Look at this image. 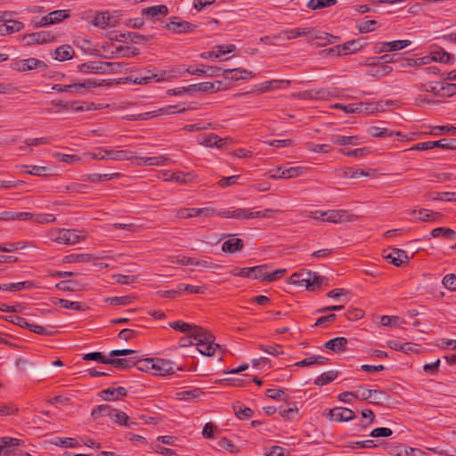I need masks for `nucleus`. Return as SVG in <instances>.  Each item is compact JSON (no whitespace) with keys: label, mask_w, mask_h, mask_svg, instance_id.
Wrapping results in <instances>:
<instances>
[{"label":"nucleus","mask_w":456,"mask_h":456,"mask_svg":"<svg viewBox=\"0 0 456 456\" xmlns=\"http://www.w3.org/2000/svg\"><path fill=\"white\" fill-rule=\"evenodd\" d=\"M49 237L51 240L65 245H74L80 240H86V235H79L75 229L53 230Z\"/></svg>","instance_id":"obj_1"},{"label":"nucleus","mask_w":456,"mask_h":456,"mask_svg":"<svg viewBox=\"0 0 456 456\" xmlns=\"http://www.w3.org/2000/svg\"><path fill=\"white\" fill-rule=\"evenodd\" d=\"M304 273L303 271L300 273H295L290 276L291 283L298 284V285H305L308 290H315L316 289L320 288L325 278L323 276H321L319 274H316L315 273L312 272H305L306 279H296L299 276H303Z\"/></svg>","instance_id":"obj_2"},{"label":"nucleus","mask_w":456,"mask_h":456,"mask_svg":"<svg viewBox=\"0 0 456 456\" xmlns=\"http://www.w3.org/2000/svg\"><path fill=\"white\" fill-rule=\"evenodd\" d=\"M121 64L118 62H106L100 61H94L82 63L77 66L79 71L83 73H97V74H104L109 73L114 70L112 68L114 66H120Z\"/></svg>","instance_id":"obj_3"},{"label":"nucleus","mask_w":456,"mask_h":456,"mask_svg":"<svg viewBox=\"0 0 456 456\" xmlns=\"http://www.w3.org/2000/svg\"><path fill=\"white\" fill-rule=\"evenodd\" d=\"M167 72L162 71L159 75L152 73L151 70L143 69L137 74H131L127 80L136 85H146L155 79L157 82L163 81L167 78Z\"/></svg>","instance_id":"obj_4"},{"label":"nucleus","mask_w":456,"mask_h":456,"mask_svg":"<svg viewBox=\"0 0 456 456\" xmlns=\"http://www.w3.org/2000/svg\"><path fill=\"white\" fill-rule=\"evenodd\" d=\"M118 23V18L115 15L110 14L109 11L98 12L95 13V17L92 21V24L99 28L104 29L106 28L116 27Z\"/></svg>","instance_id":"obj_5"},{"label":"nucleus","mask_w":456,"mask_h":456,"mask_svg":"<svg viewBox=\"0 0 456 456\" xmlns=\"http://www.w3.org/2000/svg\"><path fill=\"white\" fill-rule=\"evenodd\" d=\"M54 35L50 31H39L26 34L22 37V41L26 45H32L35 44H45L54 40Z\"/></svg>","instance_id":"obj_6"},{"label":"nucleus","mask_w":456,"mask_h":456,"mask_svg":"<svg viewBox=\"0 0 456 456\" xmlns=\"http://www.w3.org/2000/svg\"><path fill=\"white\" fill-rule=\"evenodd\" d=\"M154 367L155 369L153 374L159 376L174 374L175 370H183L182 367L176 366L175 362L161 358H155Z\"/></svg>","instance_id":"obj_7"},{"label":"nucleus","mask_w":456,"mask_h":456,"mask_svg":"<svg viewBox=\"0 0 456 456\" xmlns=\"http://www.w3.org/2000/svg\"><path fill=\"white\" fill-rule=\"evenodd\" d=\"M165 28L173 33H190L196 28V25L185 20H180L178 17H172L171 20L165 25Z\"/></svg>","instance_id":"obj_8"},{"label":"nucleus","mask_w":456,"mask_h":456,"mask_svg":"<svg viewBox=\"0 0 456 456\" xmlns=\"http://www.w3.org/2000/svg\"><path fill=\"white\" fill-rule=\"evenodd\" d=\"M327 417L331 421L343 422L354 419L355 413L348 408L335 407L329 411Z\"/></svg>","instance_id":"obj_9"},{"label":"nucleus","mask_w":456,"mask_h":456,"mask_svg":"<svg viewBox=\"0 0 456 456\" xmlns=\"http://www.w3.org/2000/svg\"><path fill=\"white\" fill-rule=\"evenodd\" d=\"M355 40H350L345 44L335 45L329 50V53L331 55L340 56L346 55L354 52L358 51L361 45Z\"/></svg>","instance_id":"obj_10"},{"label":"nucleus","mask_w":456,"mask_h":456,"mask_svg":"<svg viewBox=\"0 0 456 456\" xmlns=\"http://www.w3.org/2000/svg\"><path fill=\"white\" fill-rule=\"evenodd\" d=\"M411 45L410 40H395L391 42H383L380 46L376 45L375 52L381 53L383 52H394L403 49Z\"/></svg>","instance_id":"obj_11"},{"label":"nucleus","mask_w":456,"mask_h":456,"mask_svg":"<svg viewBox=\"0 0 456 456\" xmlns=\"http://www.w3.org/2000/svg\"><path fill=\"white\" fill-rule=\"evenodd\" d=\"M322 216H324V222L329 223H341L345 221H353V218L349 217V214L346 210H327L324 211Z\"/></svg>","instance_id":"obj_12"},{"label":"nucleus","mask_w":456,"mask_h":456,"mask_svg":"<svg viewBox=\"0 0 456 456\" xmlns=\"http://www.w3.org/2000/svg\"><path fill=\"white\" fill-rule=\"evenodd\" d=\"M410 215L412 216L415 220L421 222H435L442 217L441 213L430 211L425 208L411 210Z\"/></svg>","instance_id":"obj_13"},{"label":"nucleus","mask_w":456,"mask_h":456,"mask_svg":"<svg viewBox=\"0 0 456 456\" xmlns=\"http://www.w3.org/2000/svg\"><path fill=\"white\" fill-rule=\"evenodd\" d=\"M127 395V391L123 387H109L101 391V397L105 401H114Z\"/></svg>","instance_id":"obj_14"},{"label":"nucleus","mask_w":456,"mask_h":456,"mask_svg":"<svg viewBox=\"0 0 456 456\" xmlns=\"http://www.w3.org/2000/svg\"><path fill=\"white\" fill-rule=\"evenodd\" d=\"M348 341L344 337H337L330 339L324 344L326 349L330 350L336 354H341L347 348Z\"/></svg>","instance_id":"obj_15"},{"label":"nucleus","mask_w":456,"mask_h":456,"mask_svg":"<svg viewBox=\"0 0 456 456\" xmlns=\"http://www.w3.org/2000/svg\"><path fill=\"white\" fill-rule=\"evenodd\" d=\"M223 218H234V219H252L253 211L246 208H237L235 210L223 211L217 214Z\"/></svg>","instance_id":"obj_16"},{"label":"nucleus","mask_w":456,"mask_h":456,"mask_svg":"<svg viewBox=\"0 0 456 456\" xmlns=\"http://www.w3.org/2000/svg\"><path fill=\"white\" fill-rule=\"evenodd\" d=\"M136 159L140 160L138 162L139 166H167L170 163V159L165 155L157 156V157H137Z\"/></svg>","instance_id":"obj_17"},{"label":"nucleus","mask_w":456,"mask_h":456,"mask_svg":"<svg viewBox=\"0 0 456 456\" xmlns=\"http://www.w3.org/2000/svg\"><path fill=\"white\" fill-rule=\"evenodd\" d=\"M191 338H193L195 343H202L208 340H215V337L202 327L194 325L192 330L190 332Z\"/></svg>","instance_id":"obj_18"},{"label":"nucleus","mask_w":456,"mask_h":456,"mask_svg":"<svg viewBox=\"0 0 456 456\" xmlns=\"http://www.w3.org/2000/svg\"><path fill=\"white\" fill-rule=\"evenodd\" d=\"M100 151H102L103 153H105L106 159L120 161V160H126V159H132L134 158L133 152L130 151H126V150L113 151V150H107V149H100Z\"/></svg>","instance_id":"obj_19"},{"label":"nucleus","mask_w":456,"mask_h":456,"mask_svg":"<svg viewBox=\"0 0 456 456\" xmlns=\"http://www.w3.org/2000/svg\"><path fill=\"white\" fill-rule=\"evenodd\" d=\"M244 248V241L239 238H231L225 240L222 245V251L233 254L241 251Z\"/></svg>","instance_id":"obj_20"},{"label":"nucleus","mask_w":456,"mask_h":456,"mask_svg":"<svg viewBox=\"0 0 456 456\" xmlns=\"http://www.w3.org/2000/svg\"><path fill=\"white\" fill-rule=\"evenodd\" d=\"M33 288H37V285L31 281L0 284V289L4 291H18L21 289H31Z\"/></svg>","instance_id":"obj_21"},{"label":"nucleus","mask_w":456,"mask_h":456,"mask_svg":"<svg viewBox=\"0 0 456 456\" xmlns=\"http://www.w3.org/2000/svg\"><path fill=\"white\" fill-rule=\"evenodd\" d=\"M23 444L24 442L17 438L9 436L0 437V456L3 454H9V452H11L9 448L20 446Z\"/></svg>","instance_id":"obj_22"},{"label":"nucleus","mask_w":456,"mask_h":456,"mask_svg":"<svg viewBox=\"0 0 456 456\" xmlns=\"http://www.w3.org/2000/svg\"><path fill=\"white\" fill-rule=\"evenodd\" d=\"M167 13H168V8L165 4L151 6V7L143 8L142 10V14L145 15L147 18L151 19V20L157 18L159 15L166 16V15H167Z\"/></svg>","instance_id":"obj_23"},{"label":"nucleus","mask_w":456,"mask_h":456,"mask_svg":"<svg viewBox=\"0 0 456 456\" xmlns=\"http://www.w3.org/2000/svg\"><path fill=\"white\" fill-rule=\"evenodd\" d=\"M47 66L46 64L36 58H28L22 60L19 62V69L21 71H28L35 69H45Z\"/></svg>","instance_id":"obj_24"},{"label":"nucleus","mask_w":456,"mask_h":456,"mask_svg":"<svg viewBox=\"0 0 456 456\" xmlns=\"http://www.w3.org/2000/svg\"><path fill=\"white\" fill-rule=\"evenodd\" d=\"M119 37H120L118 39L119 41L126 42L129 40L132 43H135V44H139L142 42H149L153 38V37L151 35L145 36V35H141L137 32L121 33L119 35Z\"/></svg>","instance_id":"obj_25"},{"label":"nucleus","mask_w":456,"mask_h":456,"mask_svg":"<svg viewBox=\"0 0 456 456\" xmlns=\"http://www.w3.org/2000/svg\"><path fill=\"white\" fill-rule=\"evenodd\" d=\"M33 218V214L28 212L4 211L0 213V219L4 221L21 220L27 221Z\"/></svg>","instance_id":"obj_26"},{"label":"nucleus","mask_w":456,"mask_h":456,"mask_svg":"<svg viewBox=\"0 0 456 456\" xmlns=\"http://www.w3.org/2000/svg\"><path fill=\"white\" fill-rule=\"evenodd\" d=\"M75 52L69 45H63L56 48L54 51V59L60 61L70 60L73 58Z\"/></svg>","instance_id":"obj_27"},{"label":"nucleus","mask_w":456,"mask_h":456,"mask_svg":"<svg viewBox=\"0 0 456 456\" xmlns=\"http://www.w3.org/2000/svg\"><path fill=\"white\" fill-rule=\"evenodd\" d=\"M313 31L312 28H294V29H285L282 30L281 33H282L283 38L281 40H290L292 38L308 36Z\"/></svg>","instance_id":"obj_28"},{"label":"nucleus","mask_w":456,"mask_h":456,"mask_svg":"<svg viewBox=\"0 0 456 456\" xmlns=\"http://www.w3.org/2000/svg\"><path fill=\"white\" fill-rule=\"evenodd\" d=\"M385 258L388 259L392 265L401 266L404 260L408 259V256L405 251L395 248L391 253L386 255Z\"/></svg>","instance_id":"obj_29"},{"label":"nucleus","mask_w":456,"mask_h":456,"mask_svg":"<svg viewBox=\"0 0 456 456\" xmlns=\"http://www.w3.org/2000/svg\"><path fill=\"white\" fill-rule=\"evenodd\" d=\"M199 352L207 356L214 355L217 348L220 347L218 344H216L214 340H208L202 343H195Z\"/></svg>","instance_id":"obj_30"},{"label":"nucleus","mask_w":456,"mask_h":456,"mask_svg":"<svg viewBox=\"0 0 456 456\" xmlns=\"http://www.w3.org/2000/svg\"><path fill=\"white\" fill-rule=\"evenodd\" d=\"M23 28L24 24L21 21L12 20V21L0 26V34L3 36L10 35L14 32H19Z\"/></svg>","instance_id":"obj_31"},{"label":"nucleus","mask_w":456,"mask_h":456,"mask_svg":"<svg viewBox=\"0 0 456 456\" xmlns=\"http://www.w3.org/2000/svg\"><path fill=\"white\" fill-rule=\"evenodd\" d=\"M339 375L338 370H329L322 373L314 379V385L316 386H324L332 381H334Z\"/></svg>","instance_id":"obj_32"},{"label":"nucleus","mask_w":456,"mask_h":456,"mask_svg":"<svg viewBox=\"0 0 456 456\" xmlns=\"http://www.w3.org/2000/svg\"><path fill=\"white\" fill-rule=\"evenodd\" d=\"M155 358L140 359L134 362V366L140 371L154 372Z\"/></svg>","instance_id":"obj_33"},{"label":"nucleus","mask_w":456,"mask_h":456,"mask_svg":"<svg viewBox=\"0 0 456 456\" xmlns=\"http://www.w3.org/2000/svg\"><path fill=\"white\" fill-rule=\"evenodd\" d=\"M431 235L434 238L442 236L448 240H454L456 239V232L451 228L438 227L431 231Z\"/></svg>","instance_id":"obj_34"},{"label":"nucleus","mask_w":456,"mask_h":456,"mask_svg":"<svg viewBox=\"0 0 456 456\" xmlns=\"http://www.w3.org/2000/svg\"><path fill=\"white\" fill-rule=\"evenodd\" d=\"M92 254H70L64 257L65 263H86L95 260Z\"/></svg>","instance_id":"obj_35"},{"label":"nucleus","mask_w":456,"mask_h":456,"mask_svg":"<svg viewBox=\"0 0 456 456\" xmlns=\"http://www.w3.org/2000/svg\"><path fill=\"white\" fill-rule=\"evenodd\" d=\"M307 170L305 167H292L282 170L281 175L277 177H282V179L294 178L303 175Z\"/></svg>","instance_id":"obj_36"},{"label":"nucleus","mask_w":456,"mask_h":456,"mask_svg":"<svg viewBox=\"0 0 456 456\" xmlns=\"http://www.w3.org/2000/svg\"><path fill=\"white\" fill-rule=\"evenodd\" d=\"M110 418L117 424L124 427H131V424L128 423V415L121 411L112 408V412L110 413Z\"/></svg>","instance_id":"obj_37"},{"label":"nucleus","mask_w":456,"mask_h":456,"mask_svg":"<svg viewBox=\"0 0 456 456\" xmlns=\"http://www.w3.org/2000/svg\"><path fill=\"white\" fill-rule=\"evenodd\" d=\"M49 20H52L51 24H56L63 20L69 18L70 10H56L48 13Z\"/></svg>","instance_id":"obj_38"},{"label":"nucleus","mask_w":456,"mask_h":456,"mask_svg":"<svg viewBox=\"0 0 456 456\" xmlns=\"http://www.w3.org/2000/svg\"><path fill=\"white\" fill-rule=\"evenodd\" d=\"M431 55L430 60L442 63H449L453 59V56L444 49L433 51Z\"/></svg>","instance_id":"obj_39"},{"label":"nucleus","mask_w":456,"mask_h":456,"mask_svg":"<svg viewBox=\"0 0 456 456\" xmlns=\"http://www.w3.org/2000/svg\"><path fill=\"white\" fill-rule=\"evenodd\" d=\"M107 364L124 370L134 367V362L124 358L108 357Z\"/></svg>","instance_id":"obj_40"},{"label":"nucleus","mask_w":456,"mask_h":456,"mask_svg":"<svg viewBox=\"0 0 456 456\" xmlns=\"http://www.w3.org/2000/svg\"><path fill=\"white\" fill-rule=\"evenodd\" d=\"M188 109L182 108L179 109L177 105H168L167 107L161 108L157 111L151 112V117H157L159 115H171L174 113H184Z\"/></svg>","instance_id":"obj_41"},{"label":"nucleus","mask_w":456,"mask_h":456,"mask_svg":"<svg viewBox=\"0 0 456 456\" xmlns=\"http://www.w3.org/2000/svg\"><path fill=\"white\" fill-rule=\"evenodd\" d=\"M335 96H337V90L335 88H321L318 90L314 89V100H328Z\"/></svg>","instance_id":"obj_42"},{"label":"nucleus","mask_w":456,"mask_h":456,"mask_svg":"<svg viewBox=\"0 0 456 456\" xmlns=\"http://www.w3.org/2000/svg\"><path fill=\"white\" fill-rule=\"evenodd\" d=\"M332 142L338 145H357L359 144V138L357 136H344L337 134L333 136Z\"/></svg>","instance_id":"obj_43"},{"label":"nucleus","mask_w":456,"mask_h":456,"mask_svg":"<svg viewBox=\"0 0 456 456\" xmlns=\"http://www.w3.org/2000/svg\"><path fill=\"white\" fill-rule=\"evenodd\" d=\"M352 113H373L378 109L372 103L356 102L352 103Z\"/></svg>","instance_id":"obj_44"},{"label":"nucleus","mask_w":456,"mask_h":456,"mask_svg":"<svg viewBox=\"0 0 456 456\" xmlns=\"http://www.w3.org/2000/svg\"><path fill=\"white\" fill-rule=\"evenodd\" d=\"M456 94V84H440V87H438V94L439 97H451Z\"/></svg>","instance_id":"obj_45"},{"label":"nucleus","mask_w":456,"mask_h":456,"mask_svg":"<svg viewBox=\"0 0 456 456\" xmlns=\"http://www.w3.org/2000/svg\"><path fill=\"white\" fill-rule=\"evenodd\" d=\"M337 4V0H309L307 7L311 10H317L325 7L333 6Z\"/></svg>","instance_id":"obj_46"},{"label":"nucleus","mask_w":456,"mask_h":456,"mask_svg":"<svg viewBox=\"0 0 456 456\" xmlns=\"http://www.w3.org/2000/svg\"><path fill=\"white\" fill-rule=\"evenodd\" d=\"M21 168L25 173L32 175L45 176L47 175V168L45 167L24 165Z\"/></svg>","instance_id":"obj_47"},{"label":"nucleus","mask_w":456,"mask_h":456,"mask_svg":"<svg viewBox=\"0 0 456 456\" xmlns=\"http://www.w3.org/2000/svg\"><path fill=\"white\" fill-rule=\"evenodd\" d=\"M387 346L394 350L401 351L403 353H410L413 350V345L411 343H400L395 340H389Z\"/></svg>","instance_id":"obj_48"},{"label":"nucleus","mask_w":456,"mask_h":456,"mask_svg":"<svg viewBox=\"0 0 456 456\" xmlns=\"http://www.w3.org/2000/svg\"><path fill=\"white\" fill-rule=\"evenodd\" d=\"M111 412H112V408L110 405L102 404V405H99V406L95 407L94 409H93V411L91 412V416H92V418L96 419L102 416L110 417Z\"/></svg>","instance_id":"obj_49"},{"label":"nucleus","mask_w":456,"mask_h":456,"mask_svg":"<svg viewBox=\"0 0 456 456\" xmlns=\"http://www.w3.org/2000/svg\"><path fill=\"white\" fill-rule=\"evenodd\" d=\"M53 444L57 446H62L66 448H76L79 445L76 439L70 437H55L54 441H53Z\"/></svg>","instance_id":"obj_50"},{"label":"nucleus","mask_w":456,"mask_h":456,"mask_svg":"<svg viewBox=\"0 0 456 456\" xmlns=\"http://www.w3.org/2000/svg\"><path fill=\"white\" fill-rule=\"evenodd\" d=\"M53 304H59L61 307L66 309H72L76 311L83 310V306L80 302L69 301L63 298H57L56 301H53Z\"/></svg>","instance_id":"obj_51"},{"label":"nucleus","mask_w":456,"mask_h":456,"mask_svg":"<svg viewBox=\"0 0 456 456\" xmlns=\"http://www.w3.org/2000/svg\"><path fill=\"white\" fill-rule=\"evenodd\" d=\"M369 134L372 137H379V138L390 137V136L394 135L393 131H390L387 128L378 127V126H370L369 128Z\"/></svg>","instance_id":"obj_52"},{"label":"nucleus","mask_w":456,"mask_h":456,"mask_svg":"<svg viewBox=\"0 0 456 456\" xmlns=\"http://www.w3.org/2000/svg\"><path fill=\"white\" fill-rule=\"evenodd\" d=\"M305 148L309 151L317 153H328L332 151V147L330 144H316L314 142H306Z\"/></svg>","instance_id":"obj_53"},{"label":"nucleus","mask_w":456,"mask_h":456,"mask_svg":"<svg viewBox=\"0 0 456 456\" xmlns=\"http://www.w3.org/2000/svg\"><path fill=\"white\" fill-rule=\"evenodd\" d=\"M85 361H94L99 363L107 364L108 357L101 352H93L88 353L83 355L82 357Z\"/></svg>","instance_id":"obj_54"},{"label":"nucleus","mask_w":456,"mask_h":456,"mask_svg":"<svg viewBox=\"0 0 456 456\" xmlns=\"http://www.w3.org/2000/svg\"><path fill=\"white\" fill-rule=\"evenodd\" d=\"M266 268V265H256L250 267V279H257L261 280L263 281H265V275H267V273L265 271Z\"/></svg>","instance_id":"obj_55"},{"label":"nucleus","mask_w":456,"mask_h":456,"mask_svg":"<svg viewBox=\"0 0 456 456\" xmlns=\"http://www.w3.org/2000/svg\"><path fill=\"white\" fill-rule=\"evenodd\" d=\"M112 54H120L122 57H132L139 54V50L135 47L120 45L116 48V52L112 53Z\"/></svg>","instance_id":"obj_56"},{"label":"nucleus","mask_w":456,"mask_h":456,"mask_svg":"<svg viewBox=\"0 0 456 456\" xmlns=\"http://www.w3.org/2000/svg\"><path fill=\"white\" fill-rule=\"evenodd\" d=\"M169 326L174 329L175 330L181 331L183 333L188 334V337H190V332L192 330V328L194 325L186 323L183 321H177L169 323Z\"/></svg>","instance_id":"obj_57"},{"label":"nucleus","mask_w":456,"mask_h":456,"mask_svg":"<svg viewBox=\"0 0 456 456\" xmlns=\"http://www.w3.org/2000/svg\"><path fill=\"white\" fill-rule=\"evenodd\" d=\"M341 175L355 179L361 176H370V174L362 169H354L352 167H346L343 169V174Z\"/></svg>","instance_id":"obj_58"},{"label":"nucleus","mask_w":456,"mask_h":456,"mask_svg":"<svg viewBox=\"0 0 456 456\" xmlns=\"http://www.w3.org/2000/svg\"><path fill=\"white\" fill-rule=\"evenodd\" d=\"M208 128H215L212 123L209 122H200L196 124H191V125H185L183 127V130L187 132H194V131H200V130H205Z\"/></svg>","instance_id":"obj_59"},{"label":"nucleus","mask_w":456,"mask_h":456,"mask_svg":"<svg viewBox=\"0 0 456 456\" xmlns=\"http://www.w3.org/2000/svg\"><path fill=\"white\" fill-rule=\"evenodd\" d=\"M258 348L271 355H280L283 354V351L281 350V346L278 344L271 345V346H265V345H258Z\"/></svg>","instance_id":"obj_60"},{"label":"nucleus","mask_w":456,"mask_h":456,"mask_svg":"<svg viewBox=\"0 0 456 456\" xmlns=\"http://www.w3.org/2000/svg\"><path fill=\"white\" fill-rule=\"evenodd\" d=\"M430 57L429 56H424L421 58L417 59H406L405 63L402 64V67H415V66H422L426 65L429 62Z\"/></svg>","instance_id":"obj_61"},{"label":"nucleus","mask_w":456,"mask_h":456,"mask_svg":"<svg viewBox=\"0 0 456 456\" xmlns=\"http://www.w3.org/2000/svg\"><path fill=\"white\" fill-rule=\"evenodd\" d=\"M234 413L240 419H248L253 416L254 411L249 407L234 406Z\"/></svg>","instance_id":"obj_62"},{"label":"nucleus","mask_w":456,"mask_h":456,"mask_svg":"<svg viewBox=\"0 0 456 456\" xmlns=\"http://www.w3.org/2000/svg\"><path fill=\"white\" fill-rule=\"evenodd\" d=\"M378 22L374 20L363 21L357 25L360 33H368L374 31L377 28Z\"/></svg>","instance_id":"obj_63"},{"label":"nucleus","mask_w":456,"mask_h":456,"mask_svg":"<svg viewBox=\"0 0 456 456\" xmlns=\"http://www.w3.org/2000/svg\"><path fill=\"white\" fill-rule=\"evenodd\" d=\"M443 285L449 290H456V274H446L442 281Z\"/></svg>","instance_id":"obj_64"}]
</instances>
